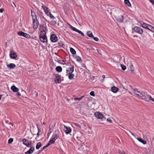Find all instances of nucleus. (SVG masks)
<instances>
[{
    "label": "nucleus",
    "instance_id": "obj_53",
    "mask_svg": "<svg viewBox=\"0 0 154 154\" xmlns=\"http://www.w3.org/2000/svg\"><path fill=\"white\" fill-rule=\"evenodd\" d=\"M51 144H52V143H50V141H49V143H48V144L46 145V146L48 147V146H49V145H51Z\"/></svg>",
    "mask_w": 154,
    "mask_h": 154
},
{
    "label": "nucleus",
    "instance_id": "obj_27",
    "mask_svg": "<svg viewBox=\"0 0 154 154\" xmlns=\"http://www.w3.org/2000/svg\"><path fill=\"white\" fill-rule=\"evenodd\" d=\"M17 35L21 36H23L25 35V33L22 31H20L17 32Z\"/></svg>",
    "mask_w": 154,
    "mask_h": 154
},
{
    "label": "nucleus",
    "instance_id": "obj_5",
    "mask_svg": "<svg viewBox=\"0 0 154 154\" xmlns=\"http://www.w3.org/2000/svg\"><path fill=\"white\" fill-rule=\"evenodd\" d=\"M59 137V135L57 134H53L52 135L51 139L49 141L51 143L54 144L57 138Z\"/></svg>",
    "mask_w": 154,
    "mask_h": 154
},
{
    "label": "nucleus",
    "instance_id": "obj_64",
    "mask_svg": "<svg viewBox=\"0 0 154 154\" xmlns=\"http://www.w3.org/2000/svg\"><path fill=\"white\" fill-rule=\"evenodd\" d=\"M131 134L132 135H133V136H134V134L133 133H131Z\"/></svg>",
    "mask_w": 154,
    "mask_h": 154
},
{
    "label": "nucleus",
    "instance_id": "obj_46",
    "mask_svg": "<svg viewBox=\"0 0 154 154\" xmlns=\"http://www.w3.org/2000/svg\"><path fill=\"white\" fill-rule=\"evenodd\" d=\"M94 39L95 41H96V42H97L99 40V39L97 37H94V38H93Z\"/></svg>",
    "mask_w": 154,
    "mask_h": 154
},
{
    "label": "nucleus",
    "instance_id": "obj_19",
    "mask_svg": "<svg viewBox=\"0 0 154 154\" xmlns=\"http://www.w3.org/2000/svg\"><path fill=\"white\" fill-rule=\"evenodd\" d=\"M56 70L58 72H62V67L60 66H57L55 68Z\"/></svg>",
    "mask_w": 154,
    "mask_h": 154
},
{
    "label": "nucleus",
    "instance_id": "obj_8",
    "mask_svg": "<svg viewBox=\"0 0 154 154\" xmlns=\"http://www.w3.org/2000/svg\"><path fill=\"white\" fill-rule=\"evenodd\" d=\"M10 56L11 58L15 59L17 57V55L13 51H10Z\"/></svg>",
    "mask_w": 154,
    "mask_h": 154
},
{
    "label": "nucleus",
    "instance_id": "obj_50",
    "mask_svg": "<svg viewBox=\"0 0 154 154\" xmlns=\"http://www.w3.org/2000/svg\"><path fill=\"white\" fill-rule=\"evenodd\" d=\"M149 2L151 3L152 5H154V1L152 0H150Z\"/></svg>",
    "mask_w": 154,
    "mask_h": 154
},
{
    "label": "nucleus",
    "instance_id": "obj_1",
    "mask_svg": "<svg viewBox=\"0 0 154 154\" xmlns=\"http://www.w3.org/2000/svg\"><path fill=\"white\" fill-rule=\"evenodd\" d=\"M46 30V29L45 27H42L40 28L39 39L40 41L43 43L47 42L45 31Z\"/></svg>",
    "mask_w": 154,
    "mask_h": 154
},
{
    "label": "nucleus",
    "instance_id": "obj_42",
    "mask_svg": "<svg viewBox=\"0 0 154 154\" xmlns=\"http://www.w3.org/2000/svg\"><path fill=\"white\" fill-rule=\"evenodd\" d=\"M51 23L54 25H55L57 24V22L55 20H51Z\"/></svg>",
    "mask_w": 154,
    "mask_h": 154
},
{
    "label": "nucleus",
    "instance_id": "obj_12",
    "mask_svg": "<svg viewBox=\"0 0 154 154\" xmlns=\"http://www.w3.org/2000/svg\"><path fill=\"white\" fill-rule=\"evenodd\" d=\"M55 80L57 83L60 82H61L60 75H58L57 76H56L55 78Z\"/></svg>",
    "mask_w": 154,
    "mask_h": 154
},
{
    "label": "nucleus",
    "instance_id": "obj_17",
    "mask_svg": "<svg viewBox=\"0 0 154 154\" xmlns=\"http://www.w3.org/2000/svg\"><path fill=\"white\" fill-rule=\"evenodd\" d=\"M87 35L89 37L93 38L94 37V36L93 35L92 32L91 31H88L87 32Z\"/></svg>",
    "mask_w": 154,
    "mask_h": 154
},
{
    "label": "nucleus",
    "instance_id": "obj_62",
    "mask_svg": "<svg viewBox=\"0 0 154 154\" xmlns=\"http://www.w3.org/2000/svg\"><path fill=\"white\" fill-rule=\"evenodd\" d=\"M6 123H7V124H8L9 123V122L8 121H6Z\"/></svg>",
    "mask_w": 154,
    "mask_h": 154
},
{
    "label": "nucleus",
    "instance_id": "obj_49",
    "mask_svg": "<svg viewBox=\"0 0 154 154\" xmlns=\"http://www.w3.org/2000/svg\"><path fill=\"white\" fill-rule=\"evenodd\" d=\"M66 73L68 74H69L70 73H71L69 72V69H66Z\"/></svg>",
    "mask_w": 154,
    "mask_h": 154
},
{
    "label": "nucleus",
    "instance_id": "obj_56",
    "mask_svg": "<svg viewBox=\"0 0 154 154\" xmlns=\"http://www.w3.org/2000/svg\"><path fill=\"white\" fill-rule=\"evenodd\" d=\"M120 154H125V152L124 151L122 152H121L120 153Z\"/></svg>",
    "mask_w": 154,
    "mask_h": 154
},
{
    "label": "nucleus",
    "instance_id": "obj_59",
    "mask_svg": "<svg viewBox=\"0 0 154 154\" xmlns=\"http://www.w3.org/2000/svg\"><path fill=\"white\" fill-rule=\"evenodd\" d=\"M102 77L103 79H104L105 78V76L104 75H102Z\"/></svg>",
    "mask_w": 154,
    "mask_h": 154
},
{
    "label": "nucleus",
    "instance_id": "obj_45",
    "mask_svg": "<svg viewBox=\"0 0 154 154\" xmlns=\"http://www.w3.org/2000/svg\"><path fill=\"white\" fill-rule=\"evenodd\" d=\"M96 51H97V52L98 54H99L100 55H101V54L100 53L101 51H100L98 49H97Z\"/></svg>",
    "mask_w": 154,
    "mask_h": 154
},
{
    "label": "nucleus",
    "instance_id": "obj_13",
    "mask_svg": "<svg viewBox=\"0 0 154 154\" xmlns=\"http://www.w3.org/2000/svg\"><path fill=\"white\" fill-rule=\"evenodd\" d=\"M34 149V148L31 146L29 150L25 152V154H31L33 152Z\"/></svg>",
    "mask_w": 154,
    "mask_h": 154
},
{
    "label": "nucleus",
    "instance_id": "obj_32",
    "mask_svg": "<svg viewBox=\"0 0 154 154\" xmlns=\"http://www.w3.org/2000/svg\"><path fill=\"white\" fill-rule=\"evenodd\" d=\"M134 93L137 95H139V94L140 93V91H137V89L134 90Z\"/></svg>",
    "mask_w": 154,
    "mask_h": 154
},
{
    "label": "nucleus",
    "instance_id": "obj_31",
    "mask_svg": "<svg viewBox=\"0 0 154 154\" xmlns=\"http://www.w3.org/2000/svg\"><path fill=\"white\" fill-rule=\"evenodd\" d=\"M45 13L48 16H49V14L51 12L49 11V8H46V10L44 11Z\"/></svg>",
    "mask_w": 154,
    "mask_h": 154
},
{
    "label": "nucleus",
    "instance_id": "obj_54",
    "mask_svg": "<svg viewBox=\"0 0 154 154\" xmlns=\"http://www.w3.org/2000/svg\"><path fill=\"white\" fill-rule=\"evenodd\" d=\"M17 96H20V92H17Z\"/></svg>",
    "mask_w": 154,
    "mask_h": 154
},
{
    "label": "nucleus",
    "instance_id": "obj_29",
    "mask_svg": "<svg viewBox=\"0 0 154 154\" xmlns=\"http://www.w3.org/2000/svg\"><path fill=\"white\" fill-rule=\"evenodd\" d=\"M75 58L76 59V60L78 62H80L82 61L81 58L79 56H76L75 57Z\"/></svg>",
    "mask_w": 154,
    "mask_h": 154
},
{
    "label": "nucleus",
    "instance_id": "obj_30",
    "mask_svg": "<svg viewBox=\"0 0 154 154\" xmlns=\"http://www.w3.org/2000/svg\"><path fill=\"white\" fill-rule=\"evenodd\" d=\"M24 37L27 38H31L30 35L26 33H25V35L23 36Z\"/></svg>",
    "mask_w": 154,
    "mask_h": 154
},
{
    "label": "nucleus",
    "instance_id": "obj_23",
    "mask_svg": "<svg viewBox=\"0 0 154 154\" xmlns=\"http://www.w3.org/2000/svg\"><path fill=\"white\" fill-rule=\"evenodd\" d=\"M57 62H58L59 63L62 64H65V61L63 60H58L57 61Z\"/></svg>",
    "mask_w": 154,
    "mask_h": 154
},
{
    "label": "nucleus",
    "instance_id": "obj_22",
    "mask_svg": "<svg viewBox=\"0 0 154 154\" xmlns=\"http://www.w3.org/2000/svg\"><path fill=\"white\" fill-rule=\"evenodd\" d=\"M148 25L149 24H148L146 23H143L141 24L143 28H144L145 29H147V27L148 26Z\"/></svg>",
    "mask_w": 154,
    "mask_h": 154
},
{
    "label": "nucleus",
    "instance_id": "obj_34",
    "mask_svg": "<svg viewBox=\"0 0 154 154\" xmlns=\"http://www.w3.org/2000/svg\"><path fill=\"white\" fill-rule=\"evenodd\" d=\"M129 70L131 71L132 72H134V67L133 66L131 65L130 67V69Z\"/></svg>",
    "mask_w": 154,
    "mask_h": 154
},
{
    "label": "nucleus",
    "instance_id": "obj_61",
    "mask_svg": "<svg viewBox=\"0 0 154 154\" xmlns=\"http://www.w3.org/2000/svg\"><path fill=\"white\" fill-rule=\"evenodd\" d=\"M152 29L153 30H152V31H153L154 32V27L152 26V28L151 29Z\"/></svg>",
    "mask_w": 154,
    "mask_h": 154
},
{
    "label": "nucleus",
    "instance_id": "obj_24",
    "mask_svg": "<svg viewBox=\"0 0 154 154\" xmlns=\"http://www.w3.org/2000/svg\"><path fill=\"white\" fill-rule=\"evenodd\" d=\"M74 75L73 74H72V73H70L69 75L68 76V78L69 79H70L71 80L74 77Z\"/></svg>",
    "mask_w": 154,
    "mask_h": 154
},
{
    "label": "nucleus",
    "instance_id": "obj_57",
    "mask_svg": "<svg viewBox=\"0 0 154 154\" xmlns=\"http://www.w3.org/2000/svg\"><path fill=\"white\" fill-rule=\"evenodd\" d=\"M76 137L78 141L80 140L79 138H80V137H79L77 136Z\"/></svg>",
    "mask_w": 154,
    "mask_h": 154
},
{
    "label": "nucleus",
    "instance_id": "obj_41",
    "mask_svg": "<svg viewBox=\"0 0 154 154\" xmlns=\"http://www.w3.org/2000/svg\"><path fill=\"white\" fill-rule=\"evenodd\" d=\"M77 32L81 34V35L82 36H84V34L82 32L79 30H78V31H77Z\"/></svg>",
    "mask_w": 154,
    "mask_h": 154
},
{
    "label": "nucleus",
    "instance_id": "obj_26",
    "mask_svg": "<svg viewBox=\"0 0 154 154\" xmlns=\"http://www.w3.org/2000/svg\"><path fill=\"white\" fill-rule=\"evenodd\" d=\"M124 2L125 4L128 6L130 7L131 6V4L128 0H125Z\"/></svg>",
    "mask_w": 154,
    "mask_h": 154
},
{
    "label": "nucleus",
    "instance_id": "obj_3",
    "mask_svg": "<svg viewBox=\"0 0 154 154\" xmlns=\"http://www.w3.org/2000/svg\"><path fill=\"white\" fill-rule=\"evenodd\" d=\"M23 144L28 147L32 146V143L31 141H29L26 139H23L22 140Z\"/></svg>",
    "mask_w": 154,
    "mask_h": 154
},
{
    "label": "nucleus",
    "instance_id": "obj_37",
    "mask_svg": "<svg viewBox=\"0 0 154 154\" xmlns=\"http://www.w3.org/2000/svg\"><path fill=\"white\" fill-rule=\"evenodd\" d=\"M38 130V132L37 134V135L38 136L40 134H42V132H41V131L39 128L37 127Z\"/></svg>",
    "mask_w": 154,
    "mask_h": 154
},
{
    "label": "nucleus",
    "instance_id": "obj_6",
    "mask_svg": "<svg viewBox=\"0 0 154 154\" xmlns=\"http://www.w3.org/2000/svg\"><path fill=\"white\" fill-rule=\"evenodd\" d=\"M132 29L136 33L140 35H142L143 32V29L138 26H135Z\"/></svg>",
    "mask_w": 154,
    "mask_h": 154
},
{
    "label": "nucleus",
    "instance_id": "obj_52",
    "mask_svg": "<svg viewBox=\"0 0 154 154\" xmlns=\"http://www.w3.org/2000/svg\"><path fill=\"white\" fill-rule=\"evenodd\" d=\"M4 10V9L2 8L0 9V13H2L3 12Z\"/></svg>",
    "mask_w": 154,
    "mask_h": 154
},
{
    "label": "nucleus",
    "instance_id": "obj_4",
    "mask_svg": "<svg viewBox=\"0 0 154 154\" xmlns=\"http://www.w3.org/2000/svg\"><path fill=\"white\" fill-rule=\"evenodd\" d=\"M95 116L98 119H101L102 121L105 120V117H104L103 115L99 112H96L94 113Z\"/></svg>",
    "mask_w": 154,
    "mask_h": 154
},
{
    "label": "nucleus",
    "instance_id": "obj_35",
    "mask_svg": "<svg viewBox=\"0 0 154 154\" xmlns=\"http://www.w3.org/2000/svg\"><path fill=\"white\" fill-rule=\"evenodd\" d=\"M145 92H142L141 93H140L139 94V95H138V96H139L140 97H143V96H144Z\"/></svg>",
    "mask_w": 154,
    "mask_h": 154
},
{
    "label": "nucleus",
    "instance_id": "obj_48",
    "mask_svg": "<svg viewBox=\"0 0 154 154\" xmlns=\"http://www.w3.org/2000/svg\"><path fill=\"white\" fill-rule=\"evenodd\" d=\"M106 121L108 122H110V123H112V120L110 119H106Z\"/></svg>",
    "mask_w": 154,
    "mask_h": 154
},
{
    "label": "nucleus",
    "instance_id": "obj_20",
    "mask_svg": "<svg viewBox=\"0 0 154 154\" xmlns=\"http://www.w3.org/2000/svg\"><path fill=\"white\" fill-rule=\"evenodd\" d=\"M68 25H69L70 26V27H69V28L72 29V30H73L75 31V32H77V31H78V30L76 28H75L73 26H72V25H71L70 24H69V23H68Z\"/></svg>",
    "mask_w": 154,
    "mask_h": 154
},
{
    "label": "nucleus",
    "instance_id": "obj_25",
    "mask_svg": "<svg viewBox=\"0 0 154 154\" xmlns=\"http://www.w3.org/2000/svg\"><path fill=\"white\" fill-rule=\"evenodd\" d=\"M41 146V143L40 142H38L36 145V148L37 149H39L40 147Z\"/></svg>",
    "mask_w": 154,
    "mask_h": 154
},
{
    "label": "nucleus",
    "instance_id": "obj_33",
    "mask_svg": "<svg viewBox=\"0 0 154 154\" xmlns=\"http://www.w3.org/2000/svg\"><path fill=\"white\" fill-rule=\"evenodd\" d=\"M84 96H82L81 97L79 98L75 97L74 98V100H80L83 98L84 97Z\"/></svg>",
    "mask_w": 154,
    "mask_h": 154
},
{
    "label": "nucleus",
    "instance_id": "obj_14",
    "mask_svg": "<svg viewBox=\"0 0 154 154\" xmlns=\"http://www.w3.org/2000/svg\"><path fill=\"white\" fill-rule=\"evenodd\" d=\"M8 68H10V69H13L16 67V65L14 63H10L9 64H8L7 65Z\"/></svg>",
    "mask_w": 154,
    "mask_h": 154
},
{
    "label": "nucleus",
    "instance_id": "obj_44",
    "mask_svg": "<svg viewBox=\"0 0 154 154\" xmlns=\"http://www.w3.org/2000/svg\"><path fill=\"white\" fill-rule=\"evenodd\" d=\"M149 99H148V100H151L152 101H154V99L153 98H152V97H151V96L149 95Z\"/></svg>",
    "mask_w": 154,
    "mask_h": 154
},
{
    "label": "nucleus",
    "instance_id": "obj_21",
    "mask_svg": "<svg viewBox=\"0 0 154 154\" xmlns=\"http://www.w3.org/2000/svg\"><path fill=\"white\" fill-rule=\"evenodd\" d=\"M74 66L73 65L71 66V67L70 68H69L68 69L69 70V72L70 73H72L74 71Z\"/></svg>",
    "mask_w": 154,
    "mask_h": 154
},
{
    "label": "nucleus",
    "instance_id": "obj_60",
    "mask_svg": "<svg viewBox=\"0 0 154 154\" xmlns=\"http://www.w3.org/2000/svg\"><path fill=\"white\" fill-rule=\"evenodd\" d=\"M59 44V45L60 46H62V45H63V44H62V43H61V44Z\"/></svg>",
    "mask_w": 154,
    "mask_h": 154
},
{
    "label": "nucleus",
    "instance_id": "obj_63",
    "mask_svg": "<svg viewBox=\"0 0 154 154\" xmlns=\"http://www.w3.org/2000/svg\"><path fill=\"white\" fill-rule=\"evenodd\" d=\"M38 93H37H37H36V95H35L36 96V97H37V96H38Z\"/></svg>",
    "mask_w": 154,
    "mask_h": 154
},
{
    "label": "nucleus",
    "instance_id": "obj_47",
    "mask_svg": "<svg viewBox=\"0 0 154 154\" xmlns=\"http://www.w3.org/2000/svg\"><path fill=\"white\" fill-rule=\"evenodd\" d=\"M49 16L51 18H55L53 15L51 13L49 14Z\"/></svg>",
    "mask_w": 154,
    "mask_h": 154
},
{
    "label": "nucleus",
    "instance_id": "obj_43",
    "mask_svg": "<svg viewBox=\"0 0 154 154\" xmlns=\"http://www.w3.org/2000/svg\"><path fill=\"white\" fill-rule=\"evenodd\" d=\"M90 95L92 96H95V94L94 93V91H91L90 92Z\"/></svg>",
    "mask_w": 154,
    "mask_h": 154
},
{
    "label": "nucleus",
    "instance_id": "obj_36",
    "mask_svg": "<svg viewBox=\"0 0 154 154\" xmlns=\"http://www.w3.org/2000/svg\"><path fill=\"white\" fill-rule=\"evenodd\" d=\"M121 66L122 69L124 71L126 69V67L123 64H121Z\"/></svg>",
    "mask_w": 154,
    "mask_h": 154
},
{
    "label": "nucleus",
    "instance_id": "obj_38",
    "mask_svg": "<svg viewBox=\"0 0 154 154\" xmlns=\"http://www.w3.org/2000/svg\"><path fill=\"white\" fill-rule=\"evenodd\" d=\"M13 138H10L8 140V143L10 144L13 141Z\"/></svg>",
    "mask_w": 154,
    "mask_h": 154
},
{
    "label": "nucleus",
    "instance_id": "obj_28",
    "mask_svg": "<svg viewBox=\"0 0 154 154\" xmlns=\"http://www.w3.org/2000/svg\"><path fill=\"white\" fill-rule=\"evenodd\" d=\"M70 50L71 53L73 54H75L76 53L75 51L72 48H71Z\"/></svg>",
    "mask_w": 154,
    "mask_h": 154
},
{
    "label": "nucleus",
    "instance_id": "obj_11",
    "mask_svg": "<svg viewBox=\"0 0 154 154\" xmlns=\"http://www.w3.org/2000/svg\"><path fill=\"white\" fill-rule=\"evenodd\" d=\"M149 95L147 94V92H145L144 96L143 97H141V99H143L146 101H148V98Z\"/></svg>",
    "mask_w": 154,
    "mask_h": 154
},
{
    "label": "nucleus",
    "instance_id": "obj_15",
    "mask_svg": "<svg viewBox=\"0 0 154 154\" xmlns=\"http://www.w3.org/2000/svg\"><path fill=\"white\" fill-rule=\"evenodd\" d=\"M111 89L112 91L114 93L117 92L119 90V89L115 86H113L111 88Z\"/></svg>",
    "mask_w": 154,
    "mask_h": 154
},
{
    "label": "nucleus",
    "instance_id": "obj_7",
    "mask_svg": "<svg viewBox=\"0 0 154 154\" xmlns=\"http://www.w3.org/2000/svg\"><path fill=\"white\" fill-rule=\"evenodd\" d=\"M50 40L53 42H56L58 40L57 36L54 34H52L50 37Z\"/></svg>",
    "mask_w": 154,
    "mask_h": 154
},
{
    "label": "nucleus",
    "instance_id": "obj_18",
    "mask_svg": "<svg viewBox=\"0 0 154 154\" xmlns=\"http://www.w3.org/2000/svg\"><path fill=\"white\" fill-rule=\"evenodd\" d=\"M137 139L139 142L142 143L143 144H145L146 143V141L143 140L141 138H137Z\"/></svg>",
    "mask_w": 154,
    "mask_h": 154
},
{
    "label": "nucleus",
    "instance_id": "obj_16",
    "mask_svg": "<svg viewBox=\"0 0 154 154\" xmlns=\"http://www.w3.org/2000/svg\"><path fill=\"white\" fill-rule=\"evenodd\" d=\"M11 89L14 92H17L19 91L18 88H17L14 85L11 86Z\"/></svg>",
    "mask_w": 154,
    "mask_h": 154
},
{
    "label": "nucleus",
    "instance_id": "obj_9",
    "mask_svg": "<svg viewBox=\"0 0 154 154\" xmlns=\"http://www.w3.org/2000/svg\"><path fill=\"white\" fill-rule=\"evenodd\" d=\"M64 131L66 134H68L70 133L71 131V129L69 127H67L65 125H64Z\"/></svg>",
    "mask_w": 154,
    "mask_h": 154
},
{
    "label": "nucleus",
    "instance_id": "obj_10",
    "mask_svg": "<svg viewBox=\"0 0 154 154\" xmlns=\"http://www.w3.org/2000/svg\"><path fill=\"white\" fill-rule=\"evenodd\" d=\"M116 20L119 22H122L123 21L124 19V17L123 15H121L120 16H115Z\"/></svg>",
    "mask_w": 154,
    "mask_h": 154
},
{
    "label": "nucleus",
    "instance_id": "obj_51",
    "mask_svg": "<svg viewBox=\"0 0 154 154\" xmlns=\"http://www.w3.org/2000/svg\"><path fill=\"white\" fill-rule=\"evenodd\" d=\"M47 147V146H44L43 148H42V149H41V150L42 151L44 149H45Z\"/></svg>",
    "mask_w": 154,
    "mask_h": 154
},
{
    "label": "nucleus",
    "instance_id": "obj_55",
    "mask_svg": "<svg viewBox=\"0 0 154 154\" xmlns=\"http://www.w3.org/2000/svg\"><path fill=\"white\" fill-rule=\"evenodd\" d=\"M11 127L10 126H8L7 127V129H8V130H10V129H11Z\"/></svg>",
    "mask_w": 154,
    "mask_h": 154
},
{
    "label": "nucleus",
    "instance_id": "obj_39",
    "mask_svg": "<svg viewBox=\"0 0 154 154\" xmlns=\"http://www.w3.org/2000/svg\"><path fill=\"white\" fill-rule=\"evenodd\" d=\"M42 8H43L44 11H45L46 10V8H48L46 7L45 6L43 5L42 6Z\"/></svg>",
    "mask_w": 154,
    "mask_h": 154
},
{
    "label": "nucleus",
    "instance_id": "obj_2",
    "mask_svg": "<svg viewBox=\"0 0 154 154\" xmlns=\"http://www.w3.org/2000/svg\"><path fill=\"white\" fill-rule=\"evenodd\" d=\"M31 15L32 17L33 20V28L34 29H36L38 27V20L34 12L32 11L31 10Z\"/></svg>",
    "mask_w": 154,
    "mask_h": 154
},
{
    "label": "nucleus",
    "instance_id": "obj_58",
    "mask_svg": "<svg viewBox=\"0 0 154 154\" xmlns=\"http://www.w3.org/2000/svg\"><path fill=\"white\" fill-rule=\"evenodd\" d=\"M8 124H10V125H11L12 126H13V125H14L13 124L11 123V122H9Z\"/></svg>",
    "mask_w": 154,
    "mask_h": 154
},
{
    "label": "nucleus",
    "instance_id": "obj_40",
    "mask_svg": "<svg viewBox=\"0 0 154 154\" xmlns=\"http://www.w3.org/2000/svg\"><path fill=\"white\" fill-rule=\"evenodd\" d=\"M152 26L149 24L148 26L147 27V29H148L151 31V29H152Z\"/></svg>",
    "mask_w": 154,
    "mask_h": 154
}]
</instances>
